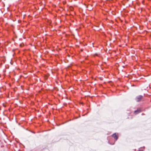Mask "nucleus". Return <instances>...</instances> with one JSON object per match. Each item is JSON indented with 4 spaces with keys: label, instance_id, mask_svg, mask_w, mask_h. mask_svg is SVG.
Masks as SVG:
<instances>
[{
    "label": "nucleus",
    "instance_id": "1",
    "mask_svg": "<svg viewBox=\"0 0 151 151\" xmlns=\"http://www.w3.org/2000/svg\"><path fill=\"white\" fill-rule=\"evenodd\" d=\"M142 97V96L141 95H139L136 97L135 98V100L139 102L140 101Z\"/></svg>",
    "mask_w": 151,
    "mask_h": 151
},
{
    "label": "nucleus",
    "instance_id": "2",
    "mask_svg": "<svg viewBox=\"0 0 151 151\" xmlns=\"http://www.w3.org/2000/svg\"><path fill=\"white\" fill-rule=\"evenodd\" d=\"M112 136L116 139V140L118 139V137L116 135V133H114L113 134Z\"/></svg>",
    "mask_w": 151,
    "mask_h": 151
},
{
    "label": "nucleus",
    "instance_id": "3",
    "mask_svg": "<svg viewBox=\"0 0 151 151\" xmlns=\"http://www.w3.org/2000/svg\"><path fill=\"white\" fill-rule=\"evenodd\" d=\"M141 110L140 109H138L134 111V113L135 114H137L141 112Z\"/></svg>",
    "mask_w": 151,
    "mask_h": 151
},
{
    "label": "nucleus",
    "instance_id": "4",
    "mask_svg": "<svg viewBox=\"0 0 151 151\" xmlns=\"http://www.w3.org/2000/svg\"><path fill=\"white\" fill-rule=\"evenodd\" d=\"M23 45V44H20V46H21V47L22 46V45Z\"/></svg>",
    "mask_w": 151,
    "mask_h": 151
},
{
    "label": "nucleus",
    "instance_id": "5",
    "mask_svg": "<svg viewBox=\"0 0 151 151\" xmlns=\"http://www.w3.org/2000/svg\"><path fill=\"white\" fill-rule=\"evenodd\" d=\"M81 51H83V49H81Z\"/></svg>",
    "mask_w": 151,
    "mask_h": 151
},
{
    "label": "nucleus",
    "instance_id": "6",
    "mask_svg": "<svg viewBox=\"0 0 151 151\" xmlns=\"http://www.w3.org/2000/svg\"><path fill=\"white\" fill-rule=\"evenodd\" d=\"M95 55H97V54H96Z\"/></svg>",
    "mask_w": 151,
    "mask_h": 151
},
{
    "label": "nucleus",
    "instance_id": "7",
    "mask_svg": "<svg viewBox=\"0 0 151 151\" xmlns=\"http://www.w3.org/2000/svg\"><path fill=\"white\" fill-rule=\"evenodd\" d=\"M142 115H144V114L142 113Z\"/></svg>",
    "mask_w": 151,
    "mask_h": 151
},
{
    "label": "nucleus",
    "instance_id": "8",
    "mask_svg": "<svg viewBox=\"0 0 151 151\" xmlns=\"http://www.w3.org/2000/svg\"><path fill=\"white\" fill-rule=\"evenodd\" d=\"M138 151H141V150H138Z\"/></svg>",
    "mask_w": 151,
    "mask_h": 151
}]
</instances>
